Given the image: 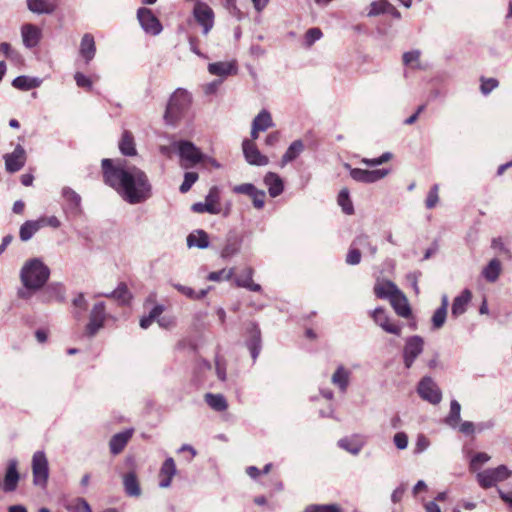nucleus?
I'll return each mask as SVG.
<instances>
[{
	"label": "nucleus",
	"mask_w": 512,
	"mask_h": 512,
	"mask_svg": "<svg viewBox=\"0 0 512 512\" xmlns=\"http://www.w3.org/2000/svg\"><path fill=\"white\" fill-rule=\"evenodd\" d=\"M205 401L215 411L221 412L227 409L228 404L222 394H205Z\"/></svg>",
	"instance_id": "obj_43"
},
{
	"label": "nucleus",
	"mask_w": 512,
	"mask_h": 512,
	"mask_svg": "<svg viewBox=\"0 0 512 512\" xmlns=\"http://www.w3.org/2000/svg\"><path fill=\"white\" fill-rule=\"evenodd\" d=\"M304 150V144L301 140H295L290 144L282 157V165L295 160Z\"/></svg>",
	"instance_id": "obj_41"
},
{
	"label": "nucleus",
	"mask_w": 512,
	"mask_h": 512,
	"mask_svg": "<svg viewBox=\"0 0 512 512\" xmlns=\"http://www.w3.org/2000/svg\"><path fill=\"white\" fill-rule=\"evenodd\" d=\"M62 196L66 201L65 212L70 216L80 215L81 209V197L70 187H64L62 190Z\"/></svg>",
	"instance_id": "obj_15"
},
{
	"label": "nucleus",
	"mask_w": 512,
	"mask_h": 512,
	"mask_svg": "<svg viewBox=\"0 0 512 512\" xmlns=\"http://www.w3.org/2000/svg\"><path fill=\"white\" fill-rule=\"evenodd\" d=\"M42 80L37 77L18 76L12 81V86L22 91H28L41 85Z\"/></svg>",
	"instance_id": "obj_34"
},
{
	"label": "nucleus",
	"mask_w": 512,
	"mask_h": 512,
	"mask_svg": "<svg viewBox=\"0 0 512 512\" xmlns=\"http://www.w3.org/2000/svg\"><path fill=\"white\" fill-rule=\"evenodd\" d=\"M385 7H387V1H385V0L372 2L370 4V10H369L367 16L374 17V16H378L380 14H385Z\"/></svg>",
	"instance_id": "obj_57"
},
{
	"label": "nucleus",
	"mask_w": 512,
	"mask_h": 512,
	"mask_svg": "<svg viewBox=\"0 0 512 512\" xmlns=\"http://www.w3.org/2000/svg\"><path fill=\"white\" fill-rule=\"evenodd\" d=\"M132 435V429H128L113 435L109 442L111 453L117 455L120 452H122V450L125 448Z\"/></svg>",
	"instance_id": "obj_24"
},
{
	"label": "nucleus",
	"mask_w": 512,
	"mask_h": 512,
	"mask_svg": "<svg viewBox=\"0 0 512 512\" xmlns=\"http://www.w3.org/2000/svg\"><path fill=\"white\" fill-rule=\"evenodd\" d=\"M498 80L495 78H481L480 90L482 94L488 95L492 90L498 87Z\"/></svg>",
	"instance_id": "obj_56"
},
{
	"label": "nucleus",
	"mask_w": 512,
	"mask_h": 512,
	"mask_svg": "<svg viewBox=\"0 0 512 512\" xmlns=\"http://www.w3.org/2000/svg\"><path fill=\"white\" fill-rule=\"evenodd\" d=\"M374 322L380 326L384 331L390 334L399 336L401 334V326L391 323L389 317L381 307L376 308L372 312Z\"/></svg>",
	"instance_id": "obj_16"
},
{
	"label": "nucleus",
	"mask_w": 512,
	"mask_h": 512,
	"mask_svg": "<svg viewBox=\"0 0 512 512\" xmlns=\"http://www.w3.org/2000/svg\"><path fill=\"white\" fill-rule=\"evenodd\" d=\"M105 320V306L104 303H96L90 313L89 322L86 326V333L88 336H94L99 329L103 327Z\"/></svg>",
	"instance_id": "obj_13"
},
{
	"label": "nucleus",
	"mask_w": 512,
	"mask_h": 512,
	"mask_svg": "<svg viewBox=\"0 0 512 512\" xmlns=\"http://www.w3.org/2000/svg\"><path fill=\"white\" fill-rule=\"evenodd\" d=\"M424 340L418 335L406 339L403 349V361L406 368H411L416 358L423 352Z\"/></svg>",
	"instance_id": "obj_10"
},
{
	"label": "nucleus",
	"mask_w": 512,
	"mask_h": 512,
	"mask_svg": "<svg viewBox=\"0 0 512 512\" xmlns=\"http://www.w3.org/2000/svg\"><path fill=\"white\" fill-rule=\"evenodd\" d=\"M417 392L423 400L433 405L440 403L442 399L441 390L434 382V380L429 376L423 377L420 380L417 387Z\"/></svg>",
	"instance_id": "obj_8"
},
{
	"label": "nucleus",
	"mask_w": 512,
	"mask_h": 512,
	"mask_svg": "<svg viewBox=\"0 0 512 512\" xmlns=\"http://www.w3.org/2000/svg\"><path fill=\"white\" fill-rule=\"evenodd\" d=\"M187 246L206 249L209 247L208 234L204 230H195L187 236Z\"/></svg>",
	"instance_id": "obj_32"
},
{
	"label": "nucleus",
	"mask_w": 512,
	"mask_h": 512,
	"mask_svg": "<svg viewBox=\"0 0 512 512\" xmlns=\"http://www.w3.org/2000/svg\"><path fill=\"white\" fill-rule=\"evenodd\" d=\"M461 405L457 400H452L450 403V412L445 418V423L451 428H456L461 420Z\"/></svg>",
	"instance_id": "obj_44"
},
{
	"label": "nucleus",
	"mask_w": 512,
	"mask_h": 512,
	"mask_svg": "<svg viewBox=\"0 0 512 512\" xmlns=\"http://www.w3.org/2000/svg\"><path fill=\"white\" fill-rule=\"evenodd\" d=\"M247 347L250 350L252 359L255 361L261 350V332L258 326L254 323H252L249 328Z\"/></svg>",
	"instance_id": "obj_22"
},
{
	"label": "nucleus",
	"mask_w": 512,
	"mask_h": 512,
	"mask_svg": "<svg viewBox=\"0 0 512 512\" xmlns=\"http://www.w3.org/2000/svg\"><path fill=\"white\" fill-rule=\"evenodd\" d=\"M252 124L261 132H264L274 126L270 112L265 109L259 112V114L253 119Z\"/></svg>",
	"instance_id": "obj_42"
},
{
	"label": "nucleus",
	"mask_w": 512,
	"mask_h": 512,
	"mask_svg": "<svg viewBox=\"0 0 512 512\" xmlns=\"http://www.w3.org/2000/svg\"><path fill=\"white\" fill-rule=\"evenodd\" d=\"M5 167L8 172L19 171L25 164V150L21 145H17L14 151L4 156Z\"/></svg>",
	"instance_id": "obj_17"
},
{
	"label": "nucleus",
	"mask_w": 512,
	"mask_h": 512,
	"mask_svg": "<svg viewBox=\"0 0 512 512\" xmlns=\"http://www.w3.org/2000/svg\"><path fill=\"white\" fill-rule=\"evenodd\" d=\"M243 154L246 161L251 165L265 166L268 164V158L261 154L253 141L245 139L242 143Z\"/></svg>",
	"instance_id": "obj_14"
},
{
	"label": "nucleus",
	"mask_w": 512,
	"mask_h": 512,
	"mask_svg": "<svg viewBox=\"0 0 512 512\" xmlns=\"http://www.w3.org/2000/svg\"><path fill=\"white\" fill-rule=\"evenodd\" d=\"M102 296L113 298L121 304H128L132 298V295L125 283H120L115 290L110 293L102 294Z\"/></svg>",
	"instance_id": "obj_39"
},
{
	"label": "nucleus",
	"mask_w": 512,
	"mask_h": 512,
	"mask_svg": "<svg viewBox=\"0 0 512 512\" xmlns=\"http://www.w3.org/2000/svg\"><path fill=\"white\" fill-rule=\"evenodd\" d=\"M512 475V471L505 465H500L496 468L486 469L478 472L476 479L483 489H488L495 486L498 482L508 479Z\"/></svg>",
	"instance_id": "obj_5"
},
{
	"label": "nucleus",
	"mask_w": 512,
	"mask_h": 512,
	"mask_svg": "<svg viewBox=\"0 0 512 512\" xmlns=\"http://www.w3.org/2000/svg\"><path fill=\"white\" fill-rule=\"evenodd\" d=\"M253 201V205L257 209H262L265 204V192L256 188L255 192L250 196Z\"/></svg>",
	"instance_id": "obj_63"
},
{
	"label": "nucleus",
	"mask_w": 512,
	"mask_h": 512,
	"mask_svg": "<svg viewBox=\"0 0 512 512\" xmlns=\"http://www.w3.org/2000/svg\"><path fill=\"white\" fill-rule=\"evenodd\" d=\"M23 44L27 48L38 45L41 38V30L34 24H24L21 28Z\"/></svg>",
	"instance_id": "obj_20"
},
{
	"label": "nucleus",
	"mask_w": 512,
	"mask_h": 512,
	"mask_svg": "<svg viewBox=\"0 0 512 512\" xmlns=\"http://www.w3.org/2000/svg\"><path fill=\"white\" fill-rule=\"evenodd\" d=\"M361 261V252L358 246H354V241H352L351 246L346 255V263L349 265H357Z\"/></svg>",
	"instance_id": "obj_52"
},
{
	"label": "nucleus",
	"mask_w": 512,
	"mask_h": 512,
	"mask_svg": "<svg viewBox=\"0 0 512 512\" xmlns=\"http://www.w3.org/2000/svg\"><path fill=\"white\" fill-rule=\"evenodd\" d=\"M220 200V189L217 186H213L210 188L207 196L205 197L204 202L194 203L192 205V210L195 213H210V214H219L221 212V208L219 206Z\"/></svg>",
	"instance_id": "obj_9"
},
{
	"label": "nucleus",
	"mask_w": 512,
	"mask_h": 512,
	"mask_svg": "<svg viewBox=\"0 0 512 512\" xmlns=\"http://www.w3.org/2000/svg\"><path fill=\"white\" fill-rule=\"evenodd\" d=\"M33 484L44 488L49 477L48 460L43 451H37L32 457Z\"/></svg>",
	"instance_id": "obj_6"
},
{
	"label": "nucleus",
	"mask_w": 512,
	"mask_h": 512,
	"mask_svg": "<svg viewBox=\"0 0 512 512\" xmlns=\"http://www.w3.org/2000/svg\"><path fill=\"white\" fill-rule=\"evenodd\" d=\"M374 292L378 298L390 300L397 292L399 288L392 281L378 282L374 287Z\"/></svg>",
	"instance_id": "obj_31"
},
{
	"label": "nucleus",
	"mask_w": 512,
	"mask_h": 512,
	"mask_svg": "<svg viewBox=\"0 0 512 512\" xmlns=\"http://www.w3.org/2000/svg\"><path fill=\"white\" fill-rule=\"evenodd\" d=\"M123 487L127 496L140 497L141 487L135 472H128L123 475Z\"/></svg>",
	"instance_id": "obj_23"
},
{
	"label": "nucleus",
	"mask_w": 512,
	"mask_h": 512,
	"mask_svg": "<svg viewBox=\"0 0 512 512\" xmlns=\"http://www.w3.org/2000/svg\"><path fill=\"white\" fill-rule=\"evenodd\" d=\"M193 17L202 27V33L207 35L214 26V12L210 6L204 2L196 1L193 7Z\"/></svg>",
	"instance_id": "obj_7"
},
{
	"label": "nucleus",
	"mask_w": 512,
	"mask_h": 512,
	"mask_svg": "<svg viewBox=\"0 0 512 512\" xmlns=\"http://www.w3.org/2000/svg\"><path fill=\"white\" fill-rule=\"evenodd\" d=\"M472 293L465 289L460 295L455 297L452 303L451 313L453 317H459L466 312L467 305L471 301Z\"/></svg>",
	"instance_id": "obj_27"
},
{
	"label": "nucleus",
	"mask_w": 512,
	"mask_h": 512,
	"mask_svg": "<svg viewBox=\"0 0 512 512\" xmlns=\"http://www.w3.org/2000/svg\"><path fill=\"white\" fill-rule=\"evenodd\" d=\"M177 472L175 462L173 458H167L162 464L159 471V487L168 488L171 485L172 479Z\"/></svg>",
	"instance_id": "obj_21"
},
{
	"label": "nucleus",
	"mask_w": 512,
	"mask_h": 512,
	"mask_svg": "<svg viewBox=\"0 0 512 512\" xmlns=\"http://www.w3.org/2000/svg\"><path fill=\"white\" fill-rule=\"evenodd\" d=\"M198 180V174L196 172H186L184 174V180L179 187L181 193L188 192L192 185Z\"/></svg>",
	"instance_id": "obj_53"
},
{
	"label": "nucleus",
	"mask_w": 512,
	"mask_h": 512,
	"mask_svg": "<svg viewBox=\"0 0 512 512\" xmlns=\"http://www.w3.org/2000/svg\"><path fill=\"white\" fill-rule=\"evenodd\" d=\"M181 158V167L189 169L204 161L205 155L192 142L181 140L173 143Z\"/></svg>",
	"instance_id": "obj_4"
},
{
	"label": "nucleus",
	"mask_w": 512,
	"mask_h": 512,
	"mask_svg": "<svg viewBox=\"0 0 512 512\" xmlns=\"http://www.w3.org/2000/svg\"><path fill=\"white\" fill-rule=\"evenodd\" d=\"M50 269L38 258L25 262L20 271V279L25 290H19L18 296L23 299L41 289L49 279Z\"/></svg>",
	"instance_id": "obj_2"
},
{
	"label": "nucleus",
	"mask_w": 512,
	"mask_h": 512,
	"mask_svg": "<svg viewBox=\"0 0 512 512\" xmlns=\"http://www.w3.org/2000/svg\"><path fill=\"white\" fill-rule=\"evenodd\" d=\"M253 269L252 268H246L243 273L236 278V285L238 287L247 288L251 291L258 292L261 290V286L259 284H256L253 282Z\"/></svg>",
	"instance_id": "obj_35"
},
{
	"label": "nucleus",
	"mask_w": 512,
	"mask_h": 512,
	"mask_svg": "<svg viewBox=\"0 0 512 512\" xmlns=\"http://www.w3.org/2000/svg\"><path fill=\"white\" fill-rule=\"evenodd\" d=\"M364 444L365 441L358 435L345 437L338 441V446L352 455H358Z\"/></svg>",
	"instance_id": "obj_25"
},
{
	"label": "nucleus",
	"mask_w": 512,
	"mask_h": 512,
	"mask_svg": "<svg viewBox=\"0 0 512 512\" xmlns=\"http://www.w3.org/2000/svg\"><path fill=\"white\" fill-rule=\"evenodd\" d=\"M104 182L115 189L129 204L146 201L152 194V186L144 171L136 166H125L122 161L102 160Z\"/></svg>",
	"instance_id": "obj_1"
},
{
	"label": "nucleus",
	"mask_w": 512,
	"mask_h": 512,
	"mask_svg": "<svg viewBox=\"0 0 512 512\" xmlns=\"http://www.w3.org/2000/svg\"><path fill=\"white\" fill-rule=\"evenodd\" d=\"M119 150L125 156H135L137 154L134 137L130 131L125 130L122 133L119 141Z\"/></svg>",
	"instance_id": "obj_33"
},
{
	"label": "nucleus",
	"mask_w": 512,
	"mask_h": 512,
	"mask_svg": "<svg viewBox=\"0 0 512 512\" xmlns=\"http://www.w3.org/2000/svg\"><path fill=\"white\" fill-rule=\"evenodd\" d=\"M18 462L16 459H11L8 462L5 477L3 480V490L5 492H13L16 490L20 476L17 471Z\"/></svg>",
	"instance_id": "obj_18"
},
{
	"label": "nucleus",
	"mask_w": 512,
	"mask_h": 512,
	"mask_svg": "<svg viewBox=\"0 0 512 512\" xmlns=\"http://www.w3.org/2000/svg\"><path fill=\"white\" fill-rule=\"evenodd\" d=\"M236 70V67L231 62H215L208 65V71L212 75L225 77L231 75Z\"/></svg>",
	"instance_id": "obj_38"
},
{
	"label": "nucleus",
	"mask_w": 512,
	"mask_h": 512,
	"mask_svg": "<svg viewBox=\"0 0 512 512\" xmlns=\"http://www.w3.org/2000/svg\"><path fill=\"white\" fill-rule=\"evenodd\" d=\"M349 379L350 371L343 366H339L332 375L331 381L335 386L339 387L342 392H345L349 385Z\"/></svg>",
	"instance_id": "obj_36"
},
{
	"label": "nucleus",
	"mask_w": 512,
	"mask_h": 512,
	"mask_svg": "<svg viewBox=\"0 0 512 512\" xmlns=\"http://www.w3.org/2000/svg\"><path fill=\"white\" fill-rule=\"evenodd\" d=\"M137 19L143 30L151 35H158L162 31V25L158 18L148 8H139Z\"/></svg>",
	"instance_id": "obj_12"
},
{
	"label": "nucleus",
	"mask_w": 512,
	"mask_h": 512,
	"mask_svg": "<svg viewBox=\"0 0 512 512\" xmlns=\"http://www.w3.org/2000/svg\"><path fill=\"white\" fill-rule=\"evenodd\" d=\"M446 317L447 311L444 310V308H438L432 316V324L434 329H440L444 325Z\"/></svg>",
	"instance_id": "obj_55"
},
{
	"label": "nucleus",
	"mask_w": 512,
	"mask_h": 512,
	"mask_svg": "<svg viewBox=\"0 0 512 512\" xmlns=\"http://www.w3.org/2000/svg\"><path fill=\"white\" fill-rule=\"evenodd\" d=\"M439 186L437 184L433 185L427 195L426 199V207L428 209H432L436 206L439 200L438 196Z\"/></svg>",
	"instance_id": "obj_59"
},
{
	"label": "nucleus",
	"mask_w": 512,
	"mask_h": 512,
	"mask_svg": "<svg viewBox=\"0 0 512 512\" xmlns=\"http://www.w3.org/2000/svg\"><path fill=\"white\" fill-rule=\"evenodd\" d=\"M234 275V269L231 268V269H222V270H219V271H215V272H211L208 274L207 276V279L209 281H215V282H219V281H222V280H229L232 278V276Z\"/></svg>",
	"instance_id": "obj_51"
},
{
	"label": "nucleus",
	"mask_w": 512,
	"mask_h": 512,
	"mask_svg": "<svg viewBox=\"0 0 512 512\" xmlns=\"http://www.w3.org/2000/svg\"><path fill=\"white\" fill-rule=\"evenodd\" d=\"M354 246H358L360 248H366L371 256H375L377 253V247L372 244L369 239V236L366 234H361L357 236L354 240Z\"/></svg>",
	"instance_id": "obj_48"
},
{
	"label": "nucleus",
	"mask_w": 512,
	"mask_h": 512,
	"mask_svg": "<svg viewBox=\"0 0 512 512\" xmlns=\"http://www.w3.org/2000/svg\"><path fill=\"white\" fill-rule=\"evenodd\" d=\"M337 201H338L339 206H341L342 211L345 214L351 215L354 213V207H353L352 201L349 197L348 189L344 188L340 191Z\"/></svg>",
	"instance_id": "obj_47"
},
{
	"label": "nucleus",
	"mask_w": 512,
	"mask_h": 512,
	"mask_svg": "<svg viewBox=\"0 0 512 512\" xmlns=\"http://www.w3.org/2000/svg\"><path fill=\"white\" fill-rule=\"evenodd\" d=\"M40 228H42V222H39V220L25 221L20 227L19 237L22 241L26 242L30 240Z\"/></svg>",
	"instance_id": "obj_37"
},
{
	"label": "nucleus",
	"mask_w": 512,
	"mask_h": 512,
	"mask_svg": "<svg viewBox=\"0 0 512 512\" xmlns=\"http://www.w3.org/2000/svg\"><path fill=\"white\" fill-rule=\"evenodd\" d=\"M75 82L78 87L92 89V81L81 72H76L74 75Z\"/></svg>",
	"instance_id": "obj_64"
},
{
	"label": "nucleus",
	"mask_w": 512,
	"mask_h": 512,
	"mask_svg": "<svg viewBox=\"0 0 512 512\" xmlns=\"http://www.w3.org/2000/svg\"><path fill=\"white\" fill-rule=\"evenodd\" d=\"M26 5L31 13L37 15H51L57 8L54 0H26Z\"/></svg>",
	"instance_id": "obj_19"
},
{
	"label": "nucleus",
	"mask_w": 512,
	"mask_h": 512,
	"mask_svg": "<svg viewBox=\"0 0 512 512\" xmlns=\"http://www.w3.org/2000/svg\"><path fill=\"white\" fill-rule=\"evenodd\" d=\"M69 512H92L90 505L83 498H75L64 504Z\"/></svg>",
	"instance_id": "obj_46"
},
{
	"label": "nucleus",
	"mask_w": 512,
	"mask_h": 512,
	"mask_svg": "<svg viewBox=\"0 0 512 512\" xmlns=\"http://www.w3.org/2000/svg\"><path fill=\"white\" fill-rule=\"evenodd\" d=\"M430 446L429 439L424 434H419L416 439L415 447H414V453L420 454L428 449Z\"/></svg>",
	"instance_id": "obj_60"
},
{
	"label": "nucleus",
	"mask_w": 512,
	"mask_h": 512,
	"mask_svg": "<svg viewBox=\"0 0 512 512\" xmlns=\"http://www.w3.org/2000/svg\"><path fill=\"white\" fill-rule=\"evenodd\" d=\"M393 443L399 450H404L408 446V436L405 432H397L393 437Z\"/></svg>",
	"instance_id": "obj_62"
},
{
	"label": "nucleus",
	"mask_w": 512,
	"mask_h": 512,
	"mask_svg": "<svg viewBox=\"0 0 512 512\" xmlns=\"http://www.w3.org/2000/svg\"><path fill=\"white\" fill-rule=\"evenodd\" d=\"M264 183L268 187L269 195L272 198L279 196L283 192V181L277 174L273 172H269L265 175Z\"/></svg>",
	"instance_id": "obj_29"
},
{
	"label": "nucleus",
	"mask_w": 512,
	"mask_h": 512,
	"mask_svg": "<svg viewBox=\"0 0 512 512\" xmlns=\"http://www.w3.org/2000/svg\"><path fill=\"white\" fill-rule=\"evenodd\" d=\"M172 286L176 290H178L181 294L185 295L186 297H188L189 299H192V300H199V299L204 298L209 291V288H207V289H202V290L196 292L191 287L181 285L178 283H173Z\"/></svg>",
	"instance_id": "obj_45"
},
{
	"label": "nucleus",
	"mask_w": 512,
	"mask_h": 512,
	"mask_svg": "<svg viewBox=\"0 0 512 512\" xmlns=\"http://www.w3.org/2000/svg\"><path fill=\"white\" fill-rule=\"evenodd\" d=\"M242 240L235 236H229L221 250L220 256L224 259L237 255L241 250Z\"/></svg>",
	"instance_id": "obj_30"
},
{
	"label": "nucleus",
	"mask_w": 512,
	"mask_h": 512,
	"mask_svg": "<svg viewBox=\"0 0 512 512\" xmlns=\"http://www.w3.org/2000/svg\"><path fill=\"white\" fill-rule=\"evenodd\" d=\"M345 167L350 169V176L353 180L367 184L377 182L389 174L388 169L364 170L351 168L349 164H345Z\"/></svg>",
	"instance_id": "obj_11"
},
{
	"label": "nucleus",
	"mask_w": 512,
	"mask_h": 512,
	"mask_svg": "<svg viewBox=\"0 0 512 512\" xmlns=\"http://www.w3.org/2000/svg\"><path fill=\"white\" fill-rule=\"evenodd\" d=\"M490 460V456L484 452L476 453L470 461V470L476 471L480 468L481 465L488 462Z\"/></svg>",
	"instance_id": "obj_54"
},
{
	"label": "nucleus",
	"mask_w": 512,
	"mask_h": 512,
	"mask_svg": "<svg viewBox=\"0 0 512 512\" xmlns=\"http://www.w3.org/2000/svg\"><path fill=\"white\" fill-rule=\"evenodd\" d=\"M191 102L192 97L188 91L181 88L176 89L171 95L166 107L164 114L166 123L175 125L181 120L188 112Z\"/></svg>",
	"instance_id": "obj_3"
},
{
	"label": "nucleus",
	"mask_w": 512,
	"mask_h": 512,
	"mask_svg": "<svg viewBox=\"0 0 512 512\" xmlns=\"http://www.w3.org/2000/svg\"><path fill=\"white\" fill-rule=\"evenodd\" d=\"M75 310L73 312L75 318L80 319L83 313L87 310V301L83 294H79L73 300Z\"/></svg>",
	"instance_id": "obj_50"
},
{
	"label": "nucleus",
	"mask_w": 512,
	"mask_h": 512,
	"mask_svg": "<svg viewBox=\"0 0 512 512\" xmlns=\"http://www.w3.org/2000/svg\"><path fill=\"white\" fill-rule=\"evenodd\" d=\"M501 273V263L498 259H492L482 271L483 277L488 282H495L499 278Z\"/></svg>",
	"instance_id": "obj_40"
},
{
	"label": "nucleus",
	"mask_w": 512,
	"mask_h": 512,
	"mask_svg": "<svg viewBox=\"0 0 512 512\" xmlns=\"http://www.w3.org/2000/svg\"><path fill=\"white\" fill-rule=\"evenodd\" d=\"M322 31L319 28H310L305 34V43L307 46H312L316 41L321 39Z\"/></svg>",
	"instance_id": "obj_58"
},
{
	"label": "nucleus",
	"mask_w": 512,
	"mask_h": 512,
	"mask_svg": "<svg viewBox=\"0 0 512 512\" xmlns=\"http://www.w3.org/2000/svg\"><path fill=\"white\" fill-rule=\"evenodd\" d=\"M96 46L93 35L86 33L80 43V54L89 63L95 56Z\"/></svg>",
	"instance_id": "obj_28"
},
{
	"label": "nucleus",
	"mask_w": 512,
	"mask_h": 512,
	"mask_svg": "<svg viewBox=\"0 0 512 512\" xmlns=\"http://www.w3.org/2000/svg\"><path fill=\"white\" fill-rule=\"evenodd\" d=\"M305 512H341L337 504H313L306 507Z\"/></svg>",
	"instance_id": "obj_49"
},
{
	"label": "nucleus",
	"mask_w": 512,
	"mask_h": 512,
	"mask_svg": "<svg viewBox=\"0 0 512 512\" xmlns=\"http://www.w3.org/2000/svg\"><path fill=\"white\" fill-rule=\"evenodd\" d=\"M389 301L391 306L399 316L404 318L410 316L411 309L408 300L400 290Z\"/></svg>",
	"instance_id": "obj_26"
},
{
	"label": "nucleus",
	"mask_w": 512,
	"mask_h": 512,
	"mask_svg": "<svg viewBox=\"0 0 512 512\" xmlns=\"http://www.w3.org/2000/svg\"><path fill=\"white\" fill-rule=\"evenodd\" d=\"M420 51L419 50H413L409 52H405L403 54V62L405 65H412L415 63V67H419V58H420Z\"/></svg>",
	"instance_id": "obj_61"
}]
</instances>
